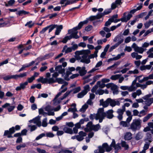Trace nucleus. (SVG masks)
<instances>
[{
  "label": "nucleus",
  "mask_w": 153,
  "mask_h": 153,
  "mask_svg": "<svg viewBox=\"0 0 153 153\" xmlns=\"http://www.w3.org/2000/svg\"><path fill=\"white\" fill-rule=\"evenodd\" d=\"M123 100L122 98L116 99H112L110 98H108L106 100L104 101L103 99L100 100V105H102L103 108L107 107L109 104L113 107L116 105L119 106L120 105V101Z\"/></svg>",
  "instance_id": "1"
},
{
  "label": "nucleus",
  "mask_w": 153,
  "mask_h": 153,
  "mask_svg": "<svg viewBox=\"0 0 153 153\" xmlns=\"http://www.w3.org/2000/svg\"><path fill=\"white\" fill-rule=\"evenodd\" d=\"M141 121L140 119H138L133 120L131 123L130 128L134 131L139 130L141 127Z\"/></svg>",
  "instance_id": "2"
},
{
  "label": "nucleus",
  "mask_w": 153,
  "mask_h": 153,
  "mask_svg": "<svg viewBox=\"0 0 153 153\" xmlns=\"http://www.w3.org/2000/svg\"><path fill=\"white\" fill-rule=\"evenodd\" d=\"M103 108L98 109L96 114V120H99V122L101 123L105 117V112H104Z\"/></svg>",
  "instance_id": "3"
},
{
  "label": "nucleus",
  "mask_w": 153,
  "mask_h": 153,
  "mask_svg": "<svg viewBox=\"0 0 153 153\" xmlns=\"http://www.w3.org/2000/svg\"><path fill=\"white\" fill-rule=\"evenodd\" d=\"M98 149L99 152L100 153H104L105 150L107 152H109L112 149L111 146H109L107 143H103L102 146H99Z\"/></svg>",
  "instance_id": "4"
},
{
  "label": "nucleus",
  "mask_w": 153,
  "mask_h": 153,
  "mask_svg": "<svg viewBox=\"0 0 153 153\" xmlns=\"http://www.w3.org/2000/svg\"><path fill=\"white\" fill-rule=\"evenodd\" d=\"M151 94H149L145 96L142 97L143 99L145 100L144 104L148 106H150L153 103V98H150Z\"/></svg>",
  "instance_id": "5"
},
{
  "label": "nucleus",
  "mask_w": 153,
  "mask_h": 153,
  "mask_svg": "<svg viewBox=\"0 0 153 153\" xmlns=\"http://www.w3.org/2000/svg\"><path fill=\"white\" fill-rule=\"evenodd\" d=\"M131 47L134 49L135 52L139 53H143L146 50V49L145 48H143L142 47H139L135 43L133 44Z\"/></svg>",
  "instance_id": "6"
},
{
  "label": "nucleus",
  "mask_w": 153,
  "mask_h": 153,
  "mask_svg": "<svg viewBox=\"0 0 153 153\" xmlns=\"http://www.w3.org/2000/svg\"><path fill=\"white\" fill-rule=\"evenodd\" d=\"M15 132L14 127H12L9 129V130H7L4 131V136H7L8 138H12L13 137L12 135Z\"/></svg>",
  "instance_id": "7"
},
{
  "label": "nucleus",
  "mask_w": 153,
  "mask_h": 153,
  "mask_svg": "<svg viewBox=\"0 0 153 153\" xmlns=\"http://www.w3.org/2000/svg\"><path fill=\"white\" fill-rule=\"evenodd\" d=\"M86 126L87 127L84 128V131L85 132L90 131L92 130L96 131V125H93L92 122L90 121L88 122Z\"/></svg>",
  "instance_id": "8"
},
{
  "label": "nucleus",
  "mask_w": 153,
  "mask_h": 153,
  "mask_svg": "<svg viewBox=\"0 0 153 153\" xmlns=\"http://www.w3.org/2000/svg\"><path fill=\"white\" fill-rule=\"evenodd\" d=\"M139 83L136 82V80H134L132 82L131 85L129 86V91H135L138 87H139Z\"/></svg>",
  "instance_id": "9"
},
{
  "label": "nucleus",
  "mask_w": 153,
  "mask_h": 153,
  "mask_svg": "<svg viewBox=\"0 0 153 153\" xmlns=\"http://www.w3.org/2000/svg\"><path fill=\"white\" fill-rule=\"evenodd\" d=\"M28 85V82L26 81L23 83L22 82L19 84V86L17 87L15 90L17 91H20L21 90H24L26 88V86Z\"/></svg>",
  "instance_id": "10"
},
{
  "label": "nucleus",
  "mask_w": 153,
  "mask_h": 153,
  "mask_svg": "<svg viewBox=\"0 0 153 153\" xmlns=\"http://www.w3.org/2000/svg\"><path fill=\"white\" fill-rule=\"evenodd\" d=\"M88 56L85 55H83L82 56V59H81L80 62L85 63L86 64H88L90 63L91 61L89 59H88Z\"/></svg>",
  "instance_id": "11"
},
{
  "label": "nucleus",
  "mask_w": 153,
  "mask_h": 153,
  "mask_svg": "<svg viewBox=\"0 0 153 153\" xmlns=\"http://www.w3.org/2000/svg\"><path fill=\"white\" fill-rule=\"evenodd\" d=\"M8 106H10V107L7 108V110L9 112H11L14 110L15 108L14 106H10V104L8 103H6L4 105H2V108H5Z\"/></svg>",
  "instance_id": "12"
},
{
  "label": "nucleus",
  "mask_w": 153,
  "mask_h": 153,
  "mask_svg": "<svg viewBox=\"0 0 153 153\" xmlns=\"http://www.w3.org/2000/svg\"><path fill=\"white\" fill-rule=\"evenodd\" d=\"M113 112V111L112 109L108 110L105 112V117L109 119L112 118L114 117Z\"/></svg>",
  "instance_id": "13"
},
{
  "label": "nucleus",
  "mask_w": 153,
  "mask_h": 153,
  "mask_svg": "<svg viewBox=\"0 0 153 153\" xmlns=\"http://www.w3.org/2000/svg\"><path fill=\"white\" fill-rule=\"evenodd\" d=\"M152 134L149 132H148L146 134L144 141L145 142H148V143H150L152 142Z\"/></svg>",
  "instance_id": "14"
},
{
  "label": "nucleus",
  "mask_w": 153,
  "mask_h": 153,
  "mask_svg": "<svg viewBox=\"0 0 153 153\" xmlns=\"http://www.w3.org/2000/svg\"><path fill=\"white\" fill-rule=\"evenodd\" d=\"M123 41V39H121L118 42H117L116 44H115L114 45L111 46L109 50V52H111L114 49L116 48H117L120 44H121L122 42Z\"/></svg>",
  "instance_id": "15"
},
{
  "label": "nucleus",
  "mask_w": 153,
  "mask_h": 153,
  "mask_svg": "<svg viewBox=\"0 0 153 153\" xmlns=\"http://www.w3.org/2000/svg\"><path fill=\"white\" fill-rule=\"evenodd\" d=\"M125 53L123 52L118 54L115 57L112 58H110L108 59V62H109L112 60H118L121 58V56H123L125 55Z\"/></svg>",
  "instance_id": "16"
},
{
  "label": "nucleus",
  "mask_w": 153,
  "mask_h": 153,
  "mask_svg": "<svg viewBox=\"0 0 153 153\" xmlns=\"http://www.w3.org/2000/svg\"><path fill=\"white\" fill-rule=\"evenodd\" d=\"M142 94V91L140 89L137 90L136 92L132 93L131 94V96L134 99L136 98L137 96H139Z\"/></svg>",
  "instance_id": "17"
},
{
  "label": "nucleus",
  "mask_w": 153,
  "mask_h": 153,
  "mask_svg": "<svg viewBox=\"0 0 153 153\" xmlns=\"http://www.w3.org/2000/svg\"><path fill=\"white\" fill-rule=\"evenodd\" d=\"M131 56L133 58H135L136 59L138 60L141 59L142 56L138 55L137 53L136 52H134L131 53Z\"/></svg>",
  "instance_id": "18"
},
{
  "label": "nucleus",
  "mask_w": 153,
  "mask_h": 153,
  "mask_svg": "<svg viewBox=\"0 0 153 153\" xmlns=\"http://www.w3.org/2000/svg\"><path fill=\"white\" fill-rule=\"evenodd\" d=\"M56 28V29L55 32V35H59L63 28V26L62 25H58Z\"/></svg>",
  "instance_id": "19"
},
{
  "label": "nucleus",
  "mask_w": 153,
  "mask_h": 153,
  "mask_svg": "<svg viewBox=\"0 0 153 153\" xmlns=\"http://www.w3.org/2000/svg\"><path fill=\"white\" fill-rule=\"evenodd\" d=\"M63 130L65 133L67 134H72L73 133V130L71 128H69L66 126L64 127L63 128Z\"/></svg>",
  "instance_id": "20"
},
{
  "label": "nucleus",
  "mask_w": 153,
  "mask_h": 153,
  "mask_svg": "<svg viewBox=\"0 0 153 153\" xmlns=\"http://www.w3.org/2000/svg\"><path fill=\"white\" fill-rule=\"evenodd\" d=\"M149 79H153V74H150L149 76L143 77V79L141 80H140V82H143L147 81Z\"/></svg>",
  "instance_id": "21"
},
{
  "label": "nucleus",
  "mask_w": 153,
  "mask_h": 153,
  "mask_svg": "<svg viewBox=\"0 0 153 153\" xmlns=\"http://www.w3.org/2000/svg\"><path fill=\"white\" fill-rule=\"evenodd\" d=\"M132 134L131 132L126 133L124 136V139L126 140H130L132 138Z\"/></svg>",
  "instance_id": "22"
},
{
  "label": "nucleus",
  "mask_w": 153,
  "mask_h": 153,
  "mask_svg": "<svg viewBox=\"0 0 153 153\" xmlns=\"http://www.w3.org/2000/svg\"><path fill=\"white\" fill-rule=\"evenodd\" d=\"M120 64L119 62H117L115 63L113 65L110 66L107 68V70L111 69L112 70L115 69Z\"/></svg>",
  "instance_id": "23"
},
{
  "label": "nucleus",
  "mask_w": 153,
  "mask_h": 153,
  "mask_svg": "<svg viewBox=\"0 0 153 153\" xmlns=\"http://www.w3.org/2000/svg\"><path fill=\"white\" fill-rule=\"evenodd\" d=\"M17 15H18L19 16H21L22 15V14L24 15H26L30 14V12L25 11L24 10H20L18 11L16 13Z\"/></svg>",
  "instance_id": "24"
},
{
  "label": "nucleus",
  "mask_w": 153,
  "mask_h": 153,
  "mask_svg": "<svg viewBox=\"0 0 153 153\" xmlns=\"http://www.w3.org/2000/svg\"><path fill=\"white\" fill-rule=\"evenodd\" d=\"M85 67H83L81 70L79 71L80 75L81 76H84L87 73V71L85 70Z\"/></svg>",
  "instance_id": "25"
},
{
  "label": "nucleus",
  "mask_w": 153,
  "mask_h": 153,
  "mask_svg": "<svg viewBox=\"0 0 153 153\" xmlns=\"http://www.w3.org/2000/svg\"><path fill=\"white\" fill-rule=\"evenodd\" d=\"M15 1L14 0H10L7 3L6 2H4V3L5 4V6L6 7H8L9 6H11L13 5V4L15 3Z\"/></svg>",
  "instance_id": "26"
},
{
  "label": "nucleus",
  "mask_w": 153,
  "mask_h": 153,
  "mask_svg": "<svg viewBox=\"0 0 153 153\" xmlns=\"http://www.w3.org/2000/svg\"><path fill=\"white\" fill-rule=\"evenodd\" d=\"M143 137L142 133L141 132H139L137 134L135 135V139L137 140H138L142 139Z\"/></svg>",
  "instance_id": "27"
},
{
  "label": "nucleus",
  "mask_w": 153,
  "mask_h": 153,
  "mask_svg": "<svg viewBox=\"0 0 153 153\" xmlns=\"http://www.w3.org/2000/svg\"><path fill=\"white\" fill-rule=\"evenodd\" d=\"M87 93V91H82L81 92L77 94V97L78 98H82L83 97L84 95Z\"/></svg>",
  "instance_id": "28"
},
{
  "label": "nucleus",
  "mask_w": 153,
  "mask_h": 153,
  "mask_svg": "<svg viewBox=\"0 0 153 153\" xmlns=\"http://www.w3.org/2000/svg\"><path fill=\"white\" fill-rule=\"evenodd\" d=\"M27 72H24L23 73H21L19 75H15V79H17L18 78H22L23 77L26 76H27Z\"/></svg>",
  "instance_id": "29"
},
{
  "label": "nucleus",
  "mask_w": 153,
  "mask_h": 153,
  "mask_svg": "<svg viewBox=\"0 0 153 153\" xmlns=\"http://www.w3.org/2000/svg\"><path fill=\"white\" fill-rule=\"evenodd\" d=\"M53 55L54 53L52 52H51L48 54H46L43 57V59H48L50 57H53Z\"/></svg>",
  "instance_id": "30"
},
{
  "label": "nucleus",
  "mask_w": 153,
  "mask_h": 153,
  "mask_svg": "<svg viewBox=\"0 0 153 153\" xmlns=\"http://www.w3.org/2000/svg\"><path fill=\"white\" fill-rule=\"evenodd\" d=\"M11 79H15V75H7L3 77V79L5 81Z\"/></svg>",
  "instance_id": "31"
},
{
  "label": "nucleus",
  "mask_w": 153,
  "mask_h": 153,
  "mask_svg": "<svg viewBox=\"0 0 153 153\" xmlns=\"http://www.w3.org/2000/svg\"><path fill=\"white\" fill-rule=\"evenodd\" d=\"M95 20H96V16H91L87 18L85 21H87V23L89 21L91 22Z\"/></svg>",
  "instance_id": "32"
},
{
  "label": "nucleus",
  "mask_w": 153,
  "mask_h": 153,
  "mask_svg": "<svg viewBox=\"0 0 153 153\" xmlns=\"http://www.w3.org/2000/svg\"><path fill=\"white\" fill-rule=\"evenodd\" d=\"M125 109L124 107H122V109L120 108L117 109V113L118 115H123L124 112L125 111Z\"/></svg>",
  "instance_id": "33"
},
{
  "label": "nucleus",
  "mask_w": 153,
  "mask_h": 153,
  "mask_svg": "<svg viewBox=\"0 0 153 153\" xmlns=\"http://www.w3.org/2000/svg\"><path fill=\"white\" fill-rule=\"evenodd\" d=\"M57 26V25L55 24H51V25L48 26L49 27L48 33H50L51 32L52 30H53L54 28H56V27Z\"/></svg>",
  "instance_id": "34"
},
{
  "label": "nucleus",
  "mask_w": 153,
  "mask_h": 153,
  "mask_svg": "<svg viewBox=\"0 0 153 153\" xmlns=\"http://www.w3.org/2000/svg\"><path fill=\"white\" fill-rule=\"evenodd\" d=\"M87 21H85V20L82 22H80L79 23L78 26H76L78 28L79 30H80L82 28L83 25L87 24Z\"/></svg>",
  "instance_id": "35"
},
{
  "label": "nucleus",
  "mask_w": 153,
  "mask_h": 153,
  "mask_svg": "<svg viewBox=\"0 0 153 153\" xmlns=\"http://www.w3.org/2000/svg\"><path fill=\"white\" fill-rule=\"evenodd\" d=\"M139 71L137 69H135L134 70L129 71L127 72L128 74H138L139 73Z\"/></svg>",
  "instance_id": "36"
},
{
  "label": "nucleus",
  "mask_w": 153,
  "mask_h": 153,
  "mask_svg": "<svg viewBox=\"0 0 153 153\" xmlns=\"http://www.w3.org/2000/svg\"><path fill=\"white\" fill-rule=\"evenodd\" d=\"M150 144V143H148V142H145L142 150L144 152H146V150L149 149Z\"/></svg>",
  "instance_id": "37"
},
{
  "label": "nucleus",
  "mask_w": 153,
  "mask_h": 153,
  "mask_svg": "<svg viewBox=\"0 0 153 153\" xmlns=\"http://www.w3.org/2000/svg\"><path fill=\"white\" fill-rule=\"evenodd\" d=\"M153 23V20H149L146 22L145 24L144 25L145 27L148 28L149 27L151 24Z\"/></svg>",
  "instance_id": "38"
},
{
  "label": "nucleus",
  "mask_w": 153,
  "mask_h": 153,
  "mask_svg": "<svg viewBox=\"0 0 153 153\" xmlns=\"http://www.w3.org/2000/svg\"><path fill=\"white\" fill-rule=\"evenodd\" d=\"M121 76V75L118 74L113 75L111 76L110 79L113 80H116L119 79Z\"/></svg>",
  "instance_id": "39"
},
{
  "label": "nucleus",
  "mask_w": 153,
  "mask_h": 153,
  "mask_svg": "<svg viewBox=\"0 0 153 153\" xmlns=\"http://www.w3.org/2000/svg\"><path fill=\"white\" fill-rule=\"evenodd\" d=\"M88 107V105L86 104H85L82 106V108L79 109V111H82L83 112H84L85 111Z\"/></svg>",
  "instance_id": "40"
},
{
  "label": "nucleus",
  "mask_w": 153,
  "mask_h": 153,
  "mask_svg": "<svg viewBox=\"0 0 153 153\" xmlns=\"http://www.w3.org/2000/svg\"><path fill=\"white\" fill-rule=\"evenodd\" d=\"M32 22V21H30L28 22H27V23L25 24V26H28L29 28H31L34 25V23H33L32 24H30Z\"/></svg>",
  "instance_id": "41"
},
{
  "label": "nucleus",
  "mask_w": 153,
  "mask_h": 153,
  "mask_svg": "<svg viewBox=\"0 0 153 153\" xmlns=\"http://www.w3.org/2000/svg\"><path fill=\"white\" fill-rule=\"evenodd\" d=\"M82 55H85L87 56H88V55L91 53V51L88 49L82 50Z\"/></svg>",
  "instance_id": "42"
},
{
  "label": "nucleus",
  "mask_w": 153,
  "mask_h": 153,
  "mask_svg": "<svg viewBox=\"0 0 153 153\" xmlns=\"http://www.w3.org/2000/svg\"><path fill=\"white\" fill-rule=\"evenodd\" d=\"M153 115L152 113L148 114L146 117H145L143 119V122L147 121Z\"/></svg>",
  "instance_id": "43"
},
{
  "label": "nucleus",
  "mask_w": 153,
  "mask_h": 153,
  "mask_svg": "<svg viewBox=\"0 0 153 153\" xmlns=\"http://www.w3.org/2000/svg\"><path fill=\"white\" fill-rule=\"evenodd\" d=\"M56 82H57L59 84H62L64 82V80L61 78H56Z\"/></svg>",
  "instance_id": "44"
},
{
  "label": "nucleus",
  "mask_w": 153,
  "mask_h": 153,
  "mask_svg": "<svg viewBox=\"0 0 153 153\" xmlns=\"http://www.w3.org/2000/svg\"><path fill=\"white\" fill-rule=\"evenodd\" d=\"M113 9H112L111 7V8L105 9L103 12L104 16L106 15H107L110 13L111 12L112 10Z\"/></svg>",
  "instance_id": "45"
},
{
  "label": "nucleus",
  "mask_w": 153,
  "mask_h": 153,
  "mask_svg": "<svg viewBox=\"0 0 153 153\" xmlns=\"http://www.w3.org/2000/svg\"><path fill=\"white\" fill-rule=\"evenodd\" d=\"M73 91V94H76L79 92L81 90V88L79 86L76 88L72 89Z\"/></svg>",
  "instance_id": "46"
},
{
  "label": "nucleus",
  "mask_w": 153,
  "mask_h": 153,
  "mask_svg": "<svg viewBox=\"0 0 153 153\" xmlns=\"http://www.w3.org/2000/svg\"><path fill=\"white\" fill-rule=\"evenodd\" d=\"M121 145L122 147H124L126 149H127L128 148V145L126 144V142L125 141H122Z\"/></svg>",
  "instance_id": "47"
},
{
  "label": "nucleus",
  "mask_w": 153,
  "mask_h": 153,
  "mask_svg": "<svg viewBox=\"0 0 153 153\" xmlns=\"http://www.w3.org/2000/svg\"><path fill=\"white\" fill-rule=\"evenodd\" d=\"M47 121V118H45L43 119L42 125L43 127H46L47 126L48 124Z\"/></svg>",
  "instance_id": "48"
},
{
  "label": "nucleus",
  "mask_w": 153,
  "mask_h": 153,
  "mask_svg": "<svg viewBox=\"0 0 153 153\" xmlns=\"http://www.w3.org/2000/svg\"><path fill=\"white\" fill-rule=\"evenodd\" d=\"M104 16L103 12L101 13V12H99L97 13L96 15V19L101 18L102 16Z\"/></svg>",
  "instance_id": "49"
},
{
  "label": "nucleus",
  "mask_w": 153,
  "mask_h": 153,
  "mask_svg": "<svg viewBox=\"0 0 153 153\" xmlns=\"http://www.w3.org/2000/svg\"><path fill=\"white\" fill-rule=\"evenodd\" d=\"M56 82V79L54 80L52 77L48 79V83L50 84H52Z\"/></svg>",
  "instance_id": "50"
},
{
  "label": "nucleus",
  "mask_w": 153,
  "mask_h": 153,
  "mask_svg": "<svg viewBox=\"0 0 153 153\" xmlns=\"http://www.w3.org/2000/svg\"><path fill=\"white\" fill-rule=\"evenodd\" d=\"M112 19H108V20L107 21L105 24V26L108 27L111 24V23L113 21H112Z\"/></svg>",
  "instance_id": "51"
},
{
  "label": "nucleus",
  "mask_w": 153,
  "mask_h": 153,
  "mask_svg": "<svg viewBox=\"0 0 153 153\" xmlns=\"http://www.w3.org/2000/svg\"><path fill=\"white\" fill-rule=\"evenodd\" d=\"M41 116H38L36 117H35L33 119V123L34 124L38 122H39V121L40 120V118Z\"/></svg>",
  "instance_id": "52"
},
{
  "label": "nucleus",
  "mask_w": 153,
  "mask_h": 153,
  "mask_svg": "<svg viewBox=\"0 0 153 153\" xmlns=\"http://www.w3.org/2000/svg\"><path fill=\"white\" fill-rule=\"evenodd\" d=\"M45 136V134L44 133H42L38 136L35 139V140H38L42 137Z\"/></svg>",
  "instance_id": "53"
},
{
  "label": "nucleus",
  "mask_w": 153,
  "mask_h": 153,
  "mask_svg": "<svg viewBox=\"0 0 153 153\" xmlns=\"http://www.w3.org/2000/svg\"><path fill=\"white\" fill-rule=\"evenodd\" d=\"M78 33V31H75L74 33H72L73 38L76 39L79 38V36L77 35Z\"/></svg>",
  "instance_id": "54"
},
{
  "label": "nucleus",
  "mask_w": 153,
  "mask_h": 153,
  "mask_svg": "<svg viewBox=\"0 0 153 153\" xmlns=\"http://www.w3.org/2000/svg\"><path fill=\"white\" fill-rule=\"evenodd\" d=\"M121 89L123 90H128L129 91V86H121L120 87Z\"/></svg>",
  "instance_id": "55"
},
{
  "label": "nucleus",
  "mask_w": 153,
  "mask_h": 153,
  "mask_svg": "<svg viewBox=\"0 0 153 153\" xmlns=\"http://www.w3.org/2000/svg\"><path fill=\"white\" fill-rule=\"evenodd\" d=\"M93 27L92 25H89L85 28V30L87 31H90L92 28Z\"/></svg>",
  "instance_id": "56"
},
{
  "label": "nucleus",
  "mask_w": 153,
  "mask_h": 153,
  "mask_svg": "<svg viewBox=\"0 0 153 153\" xmlns=\"http://www.w3.org/2000/svg\"><path fill=\"white\" fill-rule=\"evenodd\" d=\"M49 28V27L47 26L46 27L43 28L42 30L40 31V33L41 34H44L45 32Z\"/></svg>",
  "instance_id": "57"
},
{
  "label": "nucleus",
  "mask_w": 153,
  "mask_h": 153,
  "mask_svg": "<svg viewBox=\"0 0 153 153\" xmlns=\"http://www.w3.org/2000/svg\"><path fill=\"white\" fill-rule=\"evenodd\" d=\"M88 59L90 60V59L94 58V57H96V50L94 52V54H91L88 56Z\"/></svg>",
  "instance_id": "58"
},
{
  "label": "nucleus",
  "mask_w": 153,
  "mask_h": 153,
  "mask_svg": "<svg viewBox=\"0 0 153 153\" xmlns=\"http://www.w3.org/2000/svg\"><path fill=\"white\" fill-rule=\"evenodd\" d=\"M47 137H54V134L51 132H48L46 133L45 134Z\"/></svg>",
  "instance_id": "59"
},
{
  "label": "nucleus",
  "mask_w": 153,
  "mask_h": 153,
  "mask_svg": "<svg viewBox=\"0 0 153 153\" xmlns=\"http://www.w3.org/2000/svg\"><path fill=\"white\" fill-rule=\"evenodd\" d=\"M72 91L73 90H71L70 91L68 90L64 94L63 96L65 98H66Z\"/></svg>",
  "instance_id": "60"
},
{
  "label": "nucleus",
  "mask_w": 153,
  "mask_h": 153,
  "mask_svg": "<svg viewBox=\"0 0 153 153\" xmlns=\"http://www.w3.org/2000/svg\"><path fill=\"white\" fill-rule=\"evenodd\" d=\"M116 150L118 151V150L120 149L121 148L120 144L117 143L116 145L114 147Z\"/></svg>",
  "instance_id": "61"
},
{
  "label": "nucleus",
  "mask_w": 153,
  "mask_h": 153,
  "mask_svg": "<svg viewBox=\"0 0 153 153\" xmlns=\"http://www.w3.org/2000/svg\"><path fill=\"white\" fill-rule=\"evenodd\" d=\"M35 79L34 77L33 76H32L30 78H28L27 79V82H28V83H31L33 82V81Z\"/></svg>",
  "instance_id": "62"
},
{
  "label": "nucleus",
  "mask_w": 153,
  "mask_h": 153,
  "mask_svg": "<svg viewBox=\"0 0 153 153\" xmlns=\"http://www.w3.org/2000/svg\"><path fill=\"white\" fill-rule=\"evenodd\" d=\"M49 19H52L54 17H56L57 15V13H55L53 14H49Z\"/></svg>",
  "instance_id": "63"
},
{
  "label": "nucleus",
  "mask_w": 153,
  "mask_h": 153,
  "mask_svg": "<svg viewBox=\"0 0 153 153\" xmlns=\"http://www.w3.org/2000/svg\"><path fill=\"white\" fill-rule=\"evenodd\" d=\"M79 135L82 137H85L86 136L87 134L85 132H84L83 131H81L79 133Z\"/></svg>",
  "instance_id": "64"
}]
</instances>
